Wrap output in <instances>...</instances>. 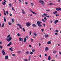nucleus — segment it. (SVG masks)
<instances>
[{
  "mask_svg": "<svg viewBox=\"0 0 61 61\" xmlns=\"http://www.w3.org/2000/svg\"><path fill=\"white\" fill-rule=\"evenodd\" d=\"M55 32V33H56L57 32H58V30H56L54 31Z\"/></svg>",
  "mask_w": 61,
  "mask_h": 61,
  "instance_id": "obj_29",
  "label": "nucleus"
},
{
  "mask_svg": "<svg viewBox=\"0 0 61 61\" xmlns=\"http://www.w3.org/2000/svg\"><path fill=\"white\" fill-rule=\"evenodd\" d=\"M17 36H21V35H20V34L19 33H18L17 34Z\"/></svg>",
  "mask_w": 61,
  "mask_h": 61,
  "instance_id": "obj_26",
  "label": "nucleus"
},
{
  "mask_svg": "<svg viewBox=\"0 0 61 61\" xmlns=\"http://www.w3.org/2000/svg\"><path fill=\"white\" fill-rule=\"evenodd\" d=\"M8 24L9 25H12V23L10 22H9L8 23Z\"/></svg>",
  "mask_w": 61,
  "mask_h": 61,
  "instance_id": "obj_28",
  "label": "nucleus"
},
{
  "mask_svg": "<svg viewBox=\"0 0 61 61\" xmlns=\"http://www.w3.org/2000/svg\"><path fill=\"white\" fill-rule=\"evenodd\" d=\"M12 55L13 56H15V54H12Z\"/></svg>",
  "mask_w": 61,
  "mask_h": 61,
  "instance_id": "obj_36",
  "label": "nucleus"
},
{
  "mask_svg": "<svg viewBox=\"0 0 61 61\" xmlns=\"http://www.w3.org/2000/svg\"><path fill=\"white\" fill-rule=\"evenodd\" d=\"M39 46H41V44L40 43H39Z\"/></svg>",
  "mask_w": 61,
  "mask_h": 61,
  "instance_id": "obj_59",
  "label": "nucleus"
},
{
  "mask_svg": "<svg viewBox=\"0 0 61 61\" xmlns=\"http://www.w3.org/2000/svg\"><path fill=\"white\" fill-rule=\"evenodd\" d=\"M32 26L33 27H36L37 26H36V25L35 24H33L32 25Z\"/></svg>",
  "mask_w": 61,
  "mask_h": 61,
  "instance_id": "obj_12",
  "label": "nucleus"
},
{
  "mask_svg": "<svg viewBox=\"0 0 61 61\" xmlns=\"http://www.w3.org/2000/svg\"><path fill=\"white\" fill-rule=\"evenodd\" d=\"M30 55H32V54H33L34 53V52H32L30 51Z\"/></svg>",
  "mask_w": 61,
  "mask_h": 61,
  "instance_id": "obj_27",
  "label": "nucleus"
},
{
  "mask_svg": "<svg viewBox=\"0 0 61 61\" xmlns=\"http://www.w3.org/2000/svg\"><path fill=\"white\" fill-rule=\"evenodd\" d=\"M39 57H41V55H40Z\"/></svg>",
  "mask_w": 61,
  "mask_h": 61,
  "instance_id": "obj_64",
  "label": "nucleus"
},
{
  "mask_svg": "<svg viewBox=\"0 0 61 61\" xmlns=\"http://www.w3.org/2000/svg\"><path fill=\"white\" fill-rule=\"evenodd\" d=\"M39 2L40 4H41L42 5H44V4H45V2L43 1V0H40L39 1Z\"/></svg>",
  "mask_w": 61,
  "mask_h": 61,
  "instance_id": "obj_2",
  "label": "nucleus"
},
{
  "mask_svg": "<svg viewBox=\"0 0 61 61\" xmlns=\"http://www.w3.org/2000/svg\"><path fill=\"white\" fill-rule=\"evenodd\" d=\"M49 36L47 35H45V37L46 38L48 37H49Z\"/></svg>",
  "mask_w": 61,
  "mask_h": 61,
  "instance_id": "obj_22",
  "label": "nucleus"
},
{
  "mask_svg": "<svg viewBox=\"0 0 61 61\" xmlns=\"http://www.w3.org/2000/svg\"><path fill=\"white\" fill-rule=\"evenodd\" d=\"M9 6L10 7H11V3H10L9 4Z\"/></svg>",
  "mask_w": 61,
  "mask_h": 61,
  "instance_id": "obj_41",
  "label": "nucleus"
},
{
  "mask_svg": "<svg viewBox=\"0 0 61 61\" xmlns=\"http://www.w3.org/2000/svg\"><path fill=\"white\" fill-rule=\"evenodd\" d=\"M25 61H28V60H27V59H24Z\"/></svg>",
  "mask_w": 61,
  "mask_h": 61,
  "instance_id": "obj_42",
  "label": "nucleus"
},
{
  "mask_svg": "<svg viewBox=\"0 0 61 61\" xmlns=\"http://www.w3.org/2000/svg\"><path fill=\"white\" fill-rule=\"evenodd\" d=\"M6 13L7 14H8V11L7 10L6 11Z\"/></svg>",
  "mask_w": 61,
  "mask_h": 61,
  "instance_id": "obj_60",
  "label": "nucleus"
},
{
  "mask_svg": "<svg viewBox=\"0 0 61 61\" xmlns=\"http://www.w3.org/2000/svg\"><path fill=\"white\" fill-rule=\"evenodd\" d=\"M2 42H0V45H2Z\"/></svg>",
  "mask_w": 61,
  "mask_h": 61,
  "instance_id": "obj_52",
  "label": "nucleus"
},
{
  "mask_svg": "<svg viewBox=\"0 0 61 61\" xmlns=\"http://www.w3.org/2000/svg\"><path fill=\"white\" fill-rule=\"evenodd\" d=\"M23 32H25V29H24V28H23Z\"/></svg>",
  "mask_w": 61,
  "mask_h": 61,
  "instance_id": "obj_35",
  "label": "nucleus"
},
{
  "mask_svg": "<svg viewBox=\"0 0 61 61\" xmlns=\"http://www.w3.org/2000/svg\"><path fill=\"white\" fill-rule=\"evenodd\" d=\"M48 50V47H46L45 48V51H47V50Z\"/></svg>",
  "mask_w": 61,
  "mask_h": 61,
  "instance_id": "obj_13",
  "label": "nucleus"
},
{
  "mask_svg": "<svg viewBox=\"0 0 61 61\" xmlns=\"http://www.w3.org/2000/svg\"><path fill=\"white\" fill-rule=\"evenodd\" d=\"M34 36H36V35H37V34L36 33H34Z\"/></svg>",
  "mask_w": 61,
  "mask_h": 61,
  "instance_id": "obj_39",
  "label": "nucleus"
},
{
  "mask_svg": "<svg viewBox=\"0 0 61 61\" xmlns=\"http://www.w3.org/2000/svg\"><path fill=\"white\" fill-rule=\"evenodd\" d=\"M31 5H32V6H33L34 5H33V3H31Z\"/></svg>",
  "mask_w": 61,
  "mask_h": 61,
  "instance_id": "obj_55",
  "label": "nucleus"
},
{
  "mask_svg": "<svg viewBox=\"0 0 61 61\" xmlns=\"http://www.w3.org/2000/svg\"><path fill=\"white\" fill-rule=\"evenodd\" d=\"M10 16H12V15L11 14H10Z\"/></svg>",
  "mask_w": 61,
  "mask_h": 61,
  "instance_id": "obj_51",
  "label": "nucleus"
},
{
  "mask_svg": "<svg viewBox=\"0 0 61 61\" xmlns=\"http://www.w3.org/2000/svg\"><path fill=\"white\" fill-rule=\"evenodd\" d=\"M56 17L58 16H59V14H56Z\"/></svg>",
  "mask_w": 61,
  "mask_h": 61,
  "instance_id": "obj_48",
  "label": "nucleus"
},
{
  "mask_svg": "<svg viewBox=\"0 0 61 61\" xmlns=\"http://www.w3.org/2000/svg\"><path fill=\"white\" fill-rule=\"evenodd\" d=\"M5 26V25H4V23H3L2 25V27H4Z\"/></svg>",
  "mask_w": 61,
  "mask_h": 61,
  "instance_id": "obj_38",
  "label": "nucleus"
},
{
  "mask_svg": "<svg viewBox=\"0 0 61 61\" xmlns=\"http://www.w3.org/2000/svg\"><path fill=\"white\" fill-rule=\"evenodd\" d=\"M46 11H47V12H49V11H50V10H49V9H48L47 10H46Z\"/></svg>",
  "mask_w": 61,
  "mask_h": 61,
  "instance_id": "obj_33",
  "label": "nucleus"
},
{
  "mask_svg": "<svg viewBox=\"0 0 61 61\" xmlns=\"http://www.w3.org/2000/svg\"><path fill=\"white\" fill-rule=\"evenodd\" d=\"M29 10L31 11V12L33 14H34V15H37V14L36 13L33 12V11L32 10H31L30 9H29Z\"/></svg>",
  "mask_w": 61,
  "mask_h": 61,
  "instance_id": "obj_4",
  "label": "nucleus"
},
{
  "mask_svg": "<svg viewBox=\"0 0 61 61\" xmlns=\"http://www.w3.org/2000/svg\"><path fill=\"white\" fill-rule=\"evenodd\" d=\"M56 51H53V53H56Z\"/></svg>",
  "mask_w": 61,
  "mask_h": 61,
  "instance_id": "obj_43",
  "label": "nucleus"
},
{
  "mask_svg": "<svg viewBox=\"0 0 61 61\" xmlns=\"http://www.w3.org/2000/svg\"><path fill=\"white\" fill-rule=\"evenodd\" d=\"M46 14L44 13L42 15V17H44V16H46Z\"/></svg>",
  "mask_w": 61,
  "mask_h": 61,
  "instance_id": "obj_16",
  "label": "nucleus"
},
{
  "mask_svg": "<svg viewBox=\"0 0 61 61\" xmlns=\"http://www.w3.org/2000/svg\"><path fill=\"white\" fill-rule=\"evenodd\" d=\"M58 22V20H56L54 21V24H56L57 22Z\"/></svg>",
  "mask_w": 61,
  "mask_h": 61,
  "instance_id": "obj_7",
  "label": "nucleus"
},
{
  "mask_svg": "<svg viewBox=\"0 0 61 61\" xmlns=\"http://www.w3.org/2000/svg\"><path fill=\"white\" fill-rule=\"evenodd\" d=\"M21 52L20 51L17 52V53H21Z\"/></svg>",
  "mask_w": 61,
  "mask_h": 61,
  "instance_id": "obj_44",
  "label": "nucleus"
},
{
  "mask_svg": "<svg viewBox=\"0 0 61 61\" xmlns=\"http://www.w3.org/2000/svg\"><path fill=\"white\" fill-rule=\"evenodd\" d=\"M19 40L20 41H23V39L22 38H19Z\"/></svg>",
  "mask_w": 61,
  "mask_h": 61,
  "instance_id": "obj_9",
  "label": "nucleus"
},
{
  "mask_svg": "<svg viewBox=\"0 0 61 61\" xmlns=\"http://www.w3.org/2000/svg\"><path fill=\"white\" fill-rule=\"evenodd\" d=\"M12 23H14V19H12Z\"/></svg>",
  "mask_w": 61,
  "mask_h": 61,
  "instance_id": "obj_46",
  "label": "nucleus"
},
{
  "mask_svg": "<svg viewBox=\"0 0 61 61\" xmlns=\"http://www.w3.org/2000/svg\"><path fill=\"white\" fill-rule=\"evenodd\" d=\"M44 20H45V21H46V20H47V19H46V17H44Z\"/></svg>",
  "mask_w": 61,
  "mask_h": 61,
  "instance_id": "obj_31",
  "label": "nucleus"
},
{
  "mask_svg": "<svg viewBox=\"0 0 61 61\" xmlns=\"http://www.w3.org/2000/svg\"><path fill=\"white\" fill-rule=\"evenodd\" d=\"M50 56H49L48 58V60H50Z\"/></svg>",
  "mask_w": 61,
  "mask_h": 61,
  "instance_id": "obj_25",
  "label": "nucleus"
},
{
  "mask_svg": "<svg viewBox=\"0 0 61 61\" xmlns=\"http://www.w3.org/2000/svg\"><path fill=\"white\" fill-rule=\"evenodd\" d=\"M4 14L5 15H6V13H5V12H4Z\"/></svg>",
  "mask_w": 61,
  "mask_h": 61,
  "instance_id": "obj_63",
  "label": "nucleus"
},
{
  "mask_svg": "<svg viewBox=\"0 0 61 61\" xmlns=\"http://www.w3.org/2000/svg\"><path fill=\"white\" fill-rule=\"evenodd\" d=\"M29 46L30 47H32V46H31L30 45H29Z\"/></svg>",
  "mask_w": 61,
  "mask_h": 61,
  "instance_id": "obj_57",
  "label": "nucleus"
},
{
  "mask_svg": "<svg viewBox=\"0 0 61 61\" xmlns=\"http://www.w3.org/2000/svg\"><path fill=\"white\" fill-rule=\"evenodd\" d=\"M19 26L20 27V29H22V27L21 26V25Z\"/></svg>",
  "mask_w": 61,
  "mask_h": 61,
  "instance_id": "obj_40",
  "label": "nucleus"
},
{
  "mask_svg": "<svg viewBox=\"0 0 61 61\" xmlns=\"http://www.w3.org/2000/svg\"><path fill=\"white\" fill-rule=\"evenodd\" d=\"M26 53L27 54H29V52L28 51H27L26 52Z\"/></svg>",
  "mask_w": 61,
  "mask_h": 61,
  "instance_id": "obj_45",
  "label": "nucleus"
},
{
  "mask_svg": "<svg viewBox=\"0 0 61 61\" xmlns=\"http://www.w3.org/2000/svg\"><path fill=\"white\" fill-rule=\"evenodd\" d=\"M55 35H58V33H55Z\"/></svg>",
  "mask_w": 61,
  "mask_h": 61,
  "instance_id": "obj_37",
  "label": "nucleus"
},
{
  "mask_svg": "<svg viewBox=\"0 0 61 61\" xmlns=\"http://www.w3.org/2000/svg\"><path fill=\"white\" fill-rule=\"evenodd\" d=\"M16 25H17V26H20V24H17Z\"/></svg>",
  "mask_w": 61,
  "mask_h": 61,
  "instance_id": "obj_34",
  "label": "nucleus"
},
{
  "mask_svg": "<svg viewBox=\"0 0 61 61\" xmlns=\"http://www.w3.org/2000/svg\"><path fill=\"white\" fill-rule=\"evenodd\" d=\"M45 56H47V54H45Z\"/></svg>",
  "mask_w": 61,
  "mask_h": 61,
  "instance_id": "obj_62",
  "label": "nucleus"
},
{
  "mask_svg": "<svg viewBox=\"0 0 61 61\" xmlns=\"http://www.w3.org/2000/svg\"><path fill=\"white\" fill-rule=\"evenodd\" d=\"M31 32L30 31V36H31Z\"/></svg>",
  "mask_w": 61,
  "mask_h": 61,
  "instance_id": "obj_54",
  "label": "nucleus"
},
{
  "mask_svg": "<svg viewBox=\"0 0 61 61\" xmlns=\"http://www.w3.org/2000/svg\"><path fill=\"white\" fill-rule=\"evenodd\" d=\"M51 42L50 41H49L48 42L47 44L48 45H50V44H51Z\"/></svg>",
  "mask_w": 61,
  "mask_h": 61,
  "instance_id": "obj_14",
  "label": "nucleus"
},
{
  "mask_svg": "<svg viewBox=\"0 0 61 61\" xmlns=\"http://www.w3.org/2000/svg\"><path fill=\"white\" fill-rule=\"evenodd\" d=\"M28 36H27L26 37V38H28Z\"/></svg>",
  "mask_w": 61,
  "mask_h": 61,
  "instance_id": "obj_56",
  "label": "nucleus"
},
{
  "mask_svg": "<svg viewBox=\"0 0 61 61\" xmlns=\"http://www.w3.org/2000/svg\"><path fill=\"white\" fill-rule=\"evenodd\" d=\"M2 53L3 54V55H5V51L4 50H2Z\"/></svg>",
  "mask_w": 61,
  "mask_h": 61,
  "instance_id": "obj_8",
  "label": "nucleus"
},
{
  "mask_svg": "<svg viewBox=\"0 0 61 61\" xmlns=\"http://www.w3.org/2000/svg\"><path fill=\"white\" fill-rule=\"evenodd\" d=\"M32 52H35V49H32Z\"/></svg>",
  "mask_w": 61,
  "mask_h": 61,
  "instance_id": "obj_30",
  "label": "nucleus"
},
{
  "mask_svg": "<svg viewBox=\"0 0 61 61\" xmlns=\"http://www.w3.org/2000/svg\"><path fill=\"white\" fill-rule=\"evenodd\" d=\"M56 9L57 10V11H59L61 10V9L60 8H56Z\"/></svg>",
  "mask_w": 61,
  "mask_h": 61,
  "instance_id": "obj_6",
  "label": "nucleus"
},
{
  "mask_svg": "<svg viewBox=\"0 0 61 61\" xmlns=\"http://www.w3.org/2000/svg\"><path fill=\"white\" fill-rule=\"evenodd\" d=\"M9 49L10 50V51H13V50L12 49V48H10Z\"/></svg>",
  "mask_w": 61,
  "mask_h": 61,
  "instance_id": "obj_19",
  "label": "nucleus"
},
{
  "mask_svg": "<svg viewBox=\"0 0 61 61\" xmlns=\"http://www.w3.org/2000/svg\"><path fill=\"white\" fill-rule=\"evenodd\" d=\"M12 9L14 11H15V10L14 9V8H13V7L12 8Z\"/></svg>",
  "mask_w": 61,
  "mask_h": 61,
  "instance_id": "obj_53",
  "label": "nucleus"
},
{
  "mask_svg": "<svg viewBox=\"0 0 61 61\" xmlns=\"http://www.w3.org/2000/svg\"><path fill=\"white\" fill-rule=\"evenodd\" d=\"M26 41V38H24V42H25Z\"/></svg>",
  "mask_w": 61,
  "mask_h": 61,
  "instance_id": "obj_17",
  "label": "nucleus"
},
{
  "mask_svg": "<svg viewBox=\"0 0 61 61\" xmlns=\"http://www.w3.org/2000/svg\"><path fill=\"white\" fill-rule=\"evenodd\" d=\"M2 4H3V5H5V4H6V3H5V2H3Z\"/></svg>",
  "mask_w": 61,
  "mask_h": 61,
  "instance_id": "obj_20",
  "label": "nucleus"
},
{
  "mask_svg": "<svg viewBox=\"0 0 61 61\" xmlns=\"http://www.w3.org/2000/svg\"><path fill=\"white\" fill-rule=\"evenodd\" d=\"M5 58L6 59H8V56H6L5 57Z\"/></svg>",
  "mask_w": 61,
  "mask_h": 61,
  "instance_id": "obj_10",
  "label": "nucleus"
},
{
  "mask_svg": "<svg viewBox=\"0 0 61 61\" xmlns=\"http://www.w3.org/2000/svg\"><path fill=\"white\" fill-rule=\"evenodd\" d=\"M25 25H26L27 26L29 27L31 25V24L29 22H28V23H25Z\"/></svg>",
  "mask_w": 61,
  "mask_h": 61,
  "instance_id": "obj_3",
  "label": "nucleus"
},
{
  "mask_svg": "<svg viewBox=\"0 0 61 61\" xmlns=\"http://www.w3.org/2000/svg\"><path fill=\"white\" fill-rule=\"evenodd\" d=\"M58 2H61V0H58Z\"/></svg>",
  "mask_w": 61,
  "mask_h": 61,
  "instance_id": "obj_50",
  "label": "nucleus"
},
{
  "mask_svg": "<svg viewBox=\"0 0 61 61\" xmlns=\"http://www.w3.org/2000/svg\"><path fill=\"white\" fill-rule=\"evenodd\" d=\"M10 36V35H9L7 37V38L6 39V41H8V42L9 41H10L12 40V38L11 37H10L9 38V37Z\"/></svg>",
  "mask_w": 61,
  "mask_h": 61,
  "instance_id": "obj_1",
  "label": "nucleus"
},
{
  "mask_svg": "<svg viewBox=\"0 0 61 61\" xmlns=\"http://www.w3.org/2000/svg\"><path fill=\"white\" fill-rule=\"evenodd\" d=\"M22 13L23 14H25V11L24 10H22Z\"/></svg>",
  "mask_w": 61,
  "mask_h": 61,
  "instance_id": "obj_21",
  "label": "nucleus"
},
{
  "mask_svg": "<svg viewBox=\"0 0 61 61\" xmlns=\"http://www.w3.org/2000/svg\"><path fill=\"white\" fill-rule=\"evenodd\" d=\"M38 26H39V27H42V25L40 24H38Z\"/></svg>",
  "mask_w": 61,
  "mask_h": 61,
  "instance_id": "obj_15",
  "label": "nucleus"
},
{
  "mask_svg": "<svg viewBox=\"0 0 61 61\" xmlns=\"http://www.w3.org/2000/svg\"><path fill=\"white\" fill-rule=\"evenodd\" d=\"M2 48H3V46H0V49H2Z\"/></svg>",
  "mask_w": 61,
  "mask_h": 61,
  "instance_id": "obj_32",
  "label": "nucleus"
},
{
  "mask_svg": "<svg viewBox=\"0 0 61 61\" xmlns=\"http://www.w3.org/2000/svg\"><path fill=\"white\" fill-rule=\"evenodd\" d=\"M11 44L12 42H10L7 45V46H11Z\"/></svg>",
  "mask_w": 61,
  "mask_h": 61,
  "instance_id": "obj_11",
  "label": "nucleus"
},
{
  "mask_svg": "<svg viewBox=\"0 0 61 61\" xmlns=\"http://www.w3.org/2000/svg\"><path fill=\"white\" fill-rule=\"evenodd\" d=\"M49 5H52V3H51L50 4H49Z\"/></svg>",
  "mask_w": 61,
  "mask_h": 61,
  "instance_id": "obj_61",
  "label": "nucleus"
},
{
  "mask_svg": "<svg viewBox=\"0 0 61 61\" xmlns=\"http://www.w3.org/2000/svg\"><path fill=\"white\" fill-rule=\"evenodd\" d=\"M45 16H46V17H48H48H50V16L47 14H46V15Z\"/></svg>",
  "mask_w": 61,
  "mask_h": 61,
  "instance_id": "obj_23",
  "label": "nucleus"
},
{
  "mask_svg": "<svg viewBox=\"0 0 61 61\" xmlns=\"http://www.w3.org/2000/svg\"><path fill=\"white\" fill-rule=\"evenodd\" d=\"M4 21L5 22H6V19H5V17H4Z\"/></svg>",
  "mask_w": 61,
  "mask_h": 61,
  "instance_id": "obj_24",
  "label": "nucleus"
},
{
  "mask_svg": "<svg viewBox=\"0 0 61 61\" xmlns=\"http://www.w3.org/2000/svg\"><path fill=\"white\" fill-rule=\"evenodd\" d=\"M41 24H42V21H37L36 24H37V25H39Z\"/></svg>",
  "mask_w": 61,
  "mask_h": 61,
  "instance_id": "obj_5",
  "label": "nucleus"
},
{
  "mask_svg": "<svg viewBox=\"0 0 61 61\" xmlns=\"http://www.w3.org/2000/svg\"><path fill=\"white\" fill-rule=\"evenodd\" d=\"M53 14H57V12L56 11H55L54 12H53Z\"/></svg>",
  "mask_w": 61,
  "mask_h": 61,
  "instance_id": "obj_18",
  "label": "nucleus"
},
{
  "mask_svg": "<svg viewBox=\"0 0 61 61\" xmlns=\"http://www.w3.org/2000/svg\"><path fill=\"white\" fill-rule=\"evenodd\" d=\"M44 29H41V31H42V32H44Z\"/></svg>",
  "mask_w": 61,
  "mask_h": 61,
  "instance_id": "obj_49",
  "label": "nucleus"
},
{
  "mask_svg": "<svg viewBox=\"0 0 61 61\" xmlns=\"http://www.w3.org/2000/svg\"><path fill=\"white\" fill-rule=\"evenodd\" d=\"M42 21H43V22H45V20L43 19H42Z\"/></svg>",
  "mask_w": 61,
  "mask_h": 61,
  "instance_id": "obj_47",
  "label": "nucleus"
},
{
  "mask_svg": "<svg viewBox=\"0 0 61 61\" xmlns=\"http://www.w3.org/2000/svg\"><path fill=\"white\" fill-rule=\"evenodd\" d=\"M31 40L32 42H33V40L32 39H31Z\"/></svg>",
  "mask_w": 61,
  "mask_h": 61,
  "instance_id": "obj_58",
  "label": "nucleus"
}]
</instances>
